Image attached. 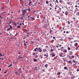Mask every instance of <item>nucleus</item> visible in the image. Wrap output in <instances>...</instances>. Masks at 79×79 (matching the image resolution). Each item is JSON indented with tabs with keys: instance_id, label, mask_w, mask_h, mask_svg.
Masks as SVG:
<instances>
[{
	"instance_id": "f257e3e1",
	"label": "nucleus",
	"mask_w": 79,
	"mask_h": 79,
	"mask_svg": "<svg viewBox=\"0 0 79 79\" xmlns=\"http://www.w3.org/2000/svg\"><path fill=\"white\" fill-rule=\"evenodd\" d=\"M38 51H39V52H42V49L40 48L39 47L38 48Z\"/></svg>"
},
{
	"instance_id": "f03ea898",
	"label": "nucleus",
	"mask_w": 79,
	"mask_h": 79,
	"mask_svg": "<svg viewBox=\"0 0 79 79\" xmlns=\"http://www.w3.org/2000/svg\"><path fill=\"white\" fill-rule=\"evenodd\" d=\"M75 77V76L72 75L71 76V77H70V79H74Z\"/></svg>"
},
{
	"instance_id": "7ed1b4c3",
	"label": "nucleus",
	"mask_w": 79,
	"mask_h": 79,
	"mask_svg": "<svg viewBox=\"0 0 79 79\" xmlns=\"http://www.w3.org/2000/svg\"><path fill=\"white\" fill-rule=\"evenodd\" d=\"M33 61H34V62H37V59H33Z\"/></svg>"
},
{
	"instance_id": "20e7f679",
	"label": "nucleus",
	"mask_w": 79,
	"mask_h": 79,
	"mask_svg": "<svg viewBox=\"0 0 79 79\" xmlns=\"http://www.w3.org/2000/svg\"><path fill=\"white\" fill-rule=\"evenodd\" d=\"M22 12H23V13H26V10H23Z\"/></svg>"
},
{
	"instance_id": "39448f33",
	"label": "nucleus",
	"mask_w": 79,
	"mask_h": 79,
	"mask_svg": "<svg viewBox=\"0 0 79 79\" xmlns=\"http://www.w3.org/2000/svg\"><path fill=\"white\" fill-rule=\"evenodd\" d=\"M44 26L45 27H47L48 26L47 23L45 24L44 25Z\"/></svg>"
},
{
	"instance_id": "423d86ee",
	"label": "nucleus",
	"mask_w": 79,
	"mask_h": 79,
	"mask_svg": "<svg viewBox=\"0 0 79 79\" xmlns=\"http://www.w3.org/2000/svg\"><path fill=\"white\" fill-rule=\"evenodd\" d=\"M69 55H73V52L72 51L69 52Z\"/></svg>"
},
{
	"instance_id": "0eeeda50",
	"label": "nucleus",
	"mask_w": 79,
	"mask_h": 79,
	"mask_svg": "<svg viewBox=\"0 0 79 79\" xmlns=\"http://www.w3.org/2000/svg\"><path fill=\"white\" fill-rule=\"evenodd\" d=\"M47 51V49H44L43 50V52H46Z\"/></svg>"
},
{
	"instance_id": "6e6552de",
	"label": "nucleus",
	"mask_w": 79,
	"mask_h": 79,
	"mask_svg": "<svg viewBox=\"0 0 79 79\" xmlns=\"http://www.w3.org/2000/svg\"><path fill=\"white\" fill-rule=\"evenodd\" d=\"M65 15H68V11H66L65 12Z\"/></svg>"
},
{
	"instance_id": "1a4fd4ad",
	"label": "nucleus",
	"mask_w": 79,
	"mask_h": 79,
	"mask_svg": "<svg viewBox=\"0 0 79 79\" xmlns=\"http://www.w3.org/2000/svg\"><path fill=\"white\" fill-rule=\"evenodd\" d=\"M78 45V44H77V43H75L74 45V46H75V47H76V46H77Z\"/></svg>"
},
{
	"instance_id": "9d476101",
	"label": "nucleus",
	"mask_w": 79,
	"mask_h": 79,
	"mask_svg": "<svg viewBox=\"0 0 79 79\" xmlns=\"http://www.w3.org/2000/svg\"><path fill=\"white\" fill-rule=\"evenodd\" d=\"M30 19H35L34 18L32 17H30Z\"/></svg>"
},
{
	"instance_id": "9b49d317",
	"label": "nucleus",
	"mask_w": 79,
	"mask_h": 79,
	"mask_svg": "<svg viewBox=\"0 0 79 79\" xmlns=\"http://www.w3.org/2000/svg\"><path fill=\"white\" fill-rule=\"evenodd\" d=\"M13 24L14 26H16V25H17V23H16V22H14V23Z\"/></svg>"
},
{
	"instance_id": "f8f14e48",
	"label": "nucleus",
	"mask_w": 79,
	"mask_h": 79,
	"mask_svg": "<svg viewBox=\"0 0 79 79\" xmlns=\"http://www.w3.org/2000/svg\"><path fill=\"white\" fill-rule=\"evenodd\" d=\"M32 3V2L30 1L28 3L29 6H31V3Z\"/></svg>"
},
{
	"instance_id": "ddd939ff",
	"label": "nucleus",
	"mask_w": 79,
	"mask_h": 79,
	"mask_svg": "<svg viewBox=\"0 0 79 79\" xmlns=\"http://www.w3.org/2000/svg\"><path fill=\"white\" fill-rule=\"evenodd\" d=\"M68 50H70L71 48L69 47L68 48Z\"/></svg>"
},
{
	"instance_id": "4468645a",
	"label": "nucleus",
	"mask_w": 79,
	"mask_h": 79,
	"mask_svg": "<svg viewBox=\"0 0 79 79\" xmlns=\"http://www.w3.org/2000/svg\"><path fill=\"white\" fill-rule=\"evenodd\" d=\"M48 3H49V2L48 1H46V4H48Z\"/></svg>"
},
{
	"instance_id": "2eb2a0df",
	"label": "nucleus",
	"mask_w": 79,
	"mask_h": 79,
	"mask_svg": "<svg viewBox=\"0 0 79 79\" xmlns=\"http://www.w3.org/2000/svg\"><path fill=\"white\" fill-rule=\"evenodd\" d=\"M56 13H57V14H59V13H60V10H57V11H56Z\"/></svg>"
},
{
	"instance_id": "dca6fc26",
	"label": "nucleus",
	"mask_w": 79,
	"mask_h": 79,
	"mask_svg": "<svg viewBox=\"0 0 79 79\" xmlns=\"http://www.w3.org/2000/svg\"><path fill=\"white\" fill-rule=\"evenodd\" d=\"M55 56V54H52V57H54V56Z\"/></svg>"
},
{
	"instance_id": "f3484780",
	"label": "nucleus",
	"mask_w": 79,
	"mask_h": 79,
	"mask_svg": "<svg viewBox=\"0 0 79 79\" xmlns=\"http://www.w3.org/2000/svg\"><path fill=\"white\" fill-rule=\"evenodd\" d=\"M75 8H77V7L78 8H79V6H77V5H76L75 6Z\"/></svg>"
},
{
	"instance_id": "a211bd4d",
	"label": "nucleus",
	"mask_w": 79,
	"mask_h": 79,
	"mask_svg": "<svg viewBox=\"0 0 79 79\" xmlns=\"http://www.w3.org/2000/svg\"><path fill=\"white\" fill-rule=\"evenodd\" d=\"M9 27H10V29H13L12 28V26H11V25H10Z\"/></svg>"
},
{
	"instance_id": "6ab92c4d",
	"label": "nucleus",
	"mask_w": 79,
	"mask_h": 79,
	"mask_svg": "<svg viewBox=\"0 0 79 79\" xmlns=\"http://www.w3.org/2000/svg\"><path fill=\"white\" fill-rule=\"evenodd\" d=\"M21 28V27L20 26L18 25L17 27V28Z\"/></svg>"
},
{
	"instance_id": "aec40b11",
	"label": "nucleus",
	"mask_w": 79,
	"mask_h": 79,
	"mask_svg": "<svg viewBox=\"0 0 79 79\" xmlns=\"http://www.w3.org/2000/svg\"><path fill=\"white\" fill-rule=\"evenodd\" d=\"M38 56H39V55H37V54H36L35 56V58H37V57H38Z\"/></svg>"
},
{
	"instance_id": "412c9836",
	"label": "nucleus",
	"mask_w": 79,
	"mask_h": 79,
	"mask_svg": "<svg viewBox=\"0 0 79 79\" xmlns=\"http://www.w3.org/2000/svg\"><path fill=\"white\" fill-rule=\"evenodd\" d=\"M64 53H66V52H67V50L65 49V50L64 51Z\"/></svg>"
},
{
	"instance_id": "4be33fe9",
	"label": "nucleus",
	"mask_w": 79,
	"mask_h": 79,
	"mask_svg": "<svg viewBox=\"0 0 79 79\" xmlns=\"http://www.w3.org/2000/svg\"><path fill=\"white\" fill-rule=\"evenodd\" d=\"M68 62L69 63H70L71 64L72 63V62L71 61V60L69 61Z\"/></svg>"
},
{
	"instance_id": "5701e85b",
	"label": "nucleus",
	"mask_w": 79,
	"mask_h": 79,
	"mask_svg": "<svg viewBox=\"0 0 79 79\" xmlns=\"http://www.w3.org/2000/svg\"><path fill=\"white\" fill-rule=\"evenodd\" d=\"M40 58H41V59H42V58H43V57L42 56L40 55Z\"/></svg>"
},
{
	"instance_id": "b1692460",
	"label": "nucleus",
	"mask_w": 79,
	"mask_h": 79,
	"mask_svg": "<svg viewBox=\"0 0 79 79\" xmlns=\"http://www.w3.org/2000/svg\"><path fill=\"white\" fill-rule=\"evenodd\" d=\"M12 66V64H10L9 66H8V67H10V66Z\"/></svg>"
},
{
	"instance_id": "393cba45",
	"label": "nucleus",
	"mask_w": 79,
	"mask_h": 79,
	"mask_svg": "<svg viewBox=\"0 0 79 79\" xmlns=\"http://www.w3.org/2000/svg\"><path fill=\"white\" fill-rule=\"evenodd\" d=\"M20 58L22 59L23 60L24 59V57H20Z\"/></svg>"
},
{
	"instance_id": "a878e982",
	"label": "nucleus",
	"mask_w": 79,
	"mask_h": 79,
	"mask_svg": "<svg viewBox=\"0 0 79 79\" xmlns=\"http://www.w3.org/2000/svg\"><path fill=\"white\" fill-rule=\"evenodd\" d=\"M60 74H61V73H60V72H59L57 73V75H58V74L60 75Z\"/></svg>"
},
{
	"instance_id": "bb28decb",
	"label": "nucleus",
	"mask_w": 79,
	"mask_h": 79,
	"mask_svg": "<svg viewBox=\"0 0 79 79\" xmlns=\"http://www.w3.org/2000/svg\"><path fill=\"white\" fill-rule=\"evenodd\" d=\"M72 58H74V56H71Z\"/></svg>"
},
{
	"instance_id": "cd10ccee",
	"label": "nucleus",
	"mask_w": 79,
	"mask_h": 79,
	"mask_svg": "<svg viewBox=\"0 0 79 79\" xmlns=\"http://www.w3.org/2000/svg\"><path fill=\"white\" fill-rule=\"evenodd\" d=\"M10 28H7V31H10Z\"/></svg>"
},
{
	"instance_id": "c85d7f7f",
	"label": "nucleus",
	"mask_w": 79,
	"mask_h": 79,
	"mask_svg": "<svg viewBox=\"0 0 79 79\" xmlns=\"http://www.w3.org/2000/svg\"><path fill=\"white\" fill-rule=\"evenodd\" d=\"M45 70L44 69H43L42 70V71H43V72H45Z\"/></svg>"
},
{
	"instance_id": "c756f323",
	"label": "nucleus",
	"mask_w": 79,
	"mask_h": 79,
	"mask_svg": "<svg viewBox=\"0 0 79 79\" xmlns=\"http://www.w3.org/2000/svg\"><path fill=\"white\" fill-rule=\"evenodd\" d=\"M68 24H70V23H71V22H70L69 21H68Z\"/></svg>"
},
{
	"instance_id": "7c9ffc66",
	"label": "nucleus",
	"mask_w": 79,
	"mask_h": 79,
	"mask_svg": "<svg viewBox=\"0 0 79 79\" xmlns=\"http://www.w3.org/2000/svg\"><path fill=\"white\" fill-rule=\"evenodd\" d=\"M56 2L57 3H58L59 2H58V0H56Z\"/></svg>"
},
{
	"instance_id": "2f4dec72",
	"label": "nucleus",
	"mask_w": 79,
	"mask_h": 79,
	"mask_svg": "<svg viewBox=\"0 0 79 79\" xmlns=\"http://www.w3.org/2000/svg\"><path fill=\"white\" fill-rule=\"evenodd\" d=\"M7 71H8V70H6L5 72H4V73H5V74H6V73H7Z\"/></svg>"
},
{
	"instance_id": "473e14b6",
	"label": "nucleus",
	"mask_w": 79,
	"mask_h": 79,
	"mask_svg": "<svg viewBox=\"0 0 79 79\" xmlns=\"http://www.w3.org/2000/svg\"><path fill=\"white\" fill-rule=\"evenodd\" d=\"M19 73H22V74H23V73H22V72H21V71H19Z\"/></svg>"
},
{
	"instance_id": "72a5a7b5",
	"label": "nucleus",
	"mask_w": 79,
	"mask_h": 79,
	"mask_svg": "<svg viewBox=\"0 0 79 79\" xmlns=\"http://www.w3.org/2000/svg\"><path fill=\"white\" fill-rule=\"evenodd\" d=\"M45 67H47V66H48V65H47V64H46L45 65Z\"/></svg>"
},
{
	"instance_id": "f704fd0d",
	"label": "nucleus",
	"mask_w": 79,
	"mask_h": 79,
	"mask_svg": "<svg viewBox=\"0 0 79 79\" xmlns=\"http://www.w3.org/2000/svg\"><path fill=\"white\" fill-rule=\"evenodd\" d=\"M1 56H2V53H0V57Z\"/></svg>"
},
{
	"instance_id": "c9c22d12",
	"label": "nucleus",
	"mask_w": 79,
	"mask_h": 79,
	"mask_svg": "<svg viewBox=\"0 0 79 79\" xmlns=\"http://www.w3.org/2000/svg\"><path fill=\"white\" fill-rule=\"evenodd\" d=\"M34 41H31V44H34Z\"/></svg>"
},
{
	"instance_id": "e433bc0d",
	"label": "nucleus",
	"mask_w": 79,
	"mask_h": 79,
	"mask_svg": "<svg viewBox=\"0 0 79 79\" xmlns=\"http://www.w3.org/2000/svg\"><path fill=\"white\" fill-rule=\"evenodd\" d=\"M68 39H69V40H72V39H71V38L70 37H69Z\"/></svg>"
},
{
	"instance_id": "4c0bfd02",
	"label": "nucleus",
	"mask_w": 79,
	"mask_h": 79,
	"mask_svg": "<svg viewBox=\"0 0 79 79\" xmlns=\"http://www.w3.org/2000/svg\"><path fill=\"white\" fill-rule=\"evenodd\" d=\"M64 69H67V67H64Z\"/></svg>"
},
{
	"instance_id": "58836bf2",
	"label": "nucleus",
	"mask_w": 79,
	"mask_h": 79,
	"mask_svg": "<svg viewBox=\"0 0 79 79\" xmlns=\"http://www.w3.org/2000/svg\"><path fill=\"white\" fill-rule=\"evenodd\" d=\"M78 47H76V50H78Z\"/></svg>"
},
{
	"instance_id": "ea45409f",
	"label": "nucleus",
	"mask_w": 79,
	"mask_h": 79,
	"mask_svg": "<svg viewBox=\"0 0 79 79\" xmlns=\"http://www.w3.org/2000/svg\"><path fill=\"white\" fill-rule=\"evenodd\" d=\"M70 8V9H73V6H71Z\"/></svg>"
},
{
	"instance_id": "a19ab883",
	"label": "nucleus",
	"mask_w": 79,
	"mask_h": 79,
	"mask_svg": "<svg viewBox=\"0 0 79 79\" xmlns=\"http://www.w3.org/2000/svg\"><path fill=\"white\" fill-rule=\"evenodd\" d=\"M73 61L74 63H76V60H73Z\"/></svg>"
},
{
	"instance_id": "79ce46f5",
	"label": "nucleus",
	"mask_w": 79,
	"mask_h": 79,
	"mask_svg": "<svg viewBox=\"0 0 79 79\" xmlns=\"http://www.w3.org/2000/svg\"><path fill=\"white\" fill-rule=\"evenodd\" d=\"M43 19H44H44H45V17H43Z\"/></svg>"
},
{
	"instance_id": "37998d69",
	"label": "nucleus",
	"mask_w": 79,
	"mask_h": 79,
	"mask_svg": "<svg viewBox=\"0 0 79 79\" xmlns=\"http://www.w3.org/2000/svg\"><path fill=\"white\" fill-rule=\"evenodd\" d=\"M71 2H67V4H68V5H70V3Z\"/></svg>"
},
{
	"instance_id": "c03bdc74",
	"label": "nucleus",
	"mask_w": 79,
	"mask_h": 79,
	"mask_svg": "<svg viewBox=\"0 0 79 79\" xmlns=\"http://www.w3.org/2000/svg\"><path fill=\"white\" fill-rule=\"evenodd\" d=\"M3 60V58H0V60Z\"/></svg>"
},
{
	"instance_id": "a18cd8bd",
	"label": "nucleus",
	"mask_w": 79,
	"mask_h": 79,
	"mask_svg": "<svg viewBox=\"0 0 79 79\" xmlns=\"http://www.w3.org/2000/svg\"><path fill=\"white\" fill-rule=\"evenodd\" d=\"M60 40H61V41H63V39L61 38L60 39Z\"/></svg>"
},
{
	"instance_id": "49530a36",
	"label": "nucleus",
	"mask_w": 79,
	"mask_h": 79,
	"mask_svg": "<svg viewBox=\"0 0 79 79\" xmlns=\"http://www.w3.org/2000/svg\"><path fill=\"white\" fill-rule=\"evenodd\" d=\"M59 2L60 3H61V2H62V0H60L59 1Z\"/></svg>"
},
{
	"instance_id": "de8ad7c7",
	"label": "nucleus",
	"mask_w": 79,
	"mask_h": 79,
	"mask_svg": "<svg viewBox=\"0 0 79 79\" xmlns=\"http://www.w3.org/2000/svg\"><path fill=\"white\" fill-rule=\"evenodd\" d=\"M21 68H19V69H18V71H20V70H21Z\"/></svg>"
},
{
	"instance_id": "09e8293b",
	"label": "nucleus",
	"mask_w": 79,
	"mask_h": 79,
	"mask_svg": "<svg viewBox=\"0 0 79 79\" xmlns=\"http://www.w3.org/2000/svg\"><path fill=\"white\" fill-rule=\"evenodd\" d=\"M0 18H1V19H2V18H3V17H2V16L1 15H0Z\"/></svg>"
},
{
	"instance_id": "8fccbe9b",
	"label": "nucleus",
	"mask_w": 79,
	"mask_h": 79,
	"mask_svg": "<svg viewBox=\"0 0 79 79\" xmlns=\"http://www.w3.org/2000/svg\"><path fill=\"white\" fill-rule=\"evenodd\" d=\"M31 11V9H30V8H28V11Z\"/></svg>"
},
{
	"instance_id": "3c124183",
	"label": "nucleus",
	"mask_w": 79,
	"mask_h": 79,
	"mask_svg": "<svg viewBox=\"0 0 79 79\" xmlns=\"http://www.w3.org/2000/svg\"><path fill=\"white\" fill-rule=\"evenodd\" d=\"M27 35V37H28L29 36V35Z\"/></svg>"
},
{
	"instance_id": "603ef678",
	"label": "nucleus",
	"mask_w": 79,
	"mask_h": 79,
	"mask_svg": "<svg viewBox=\"0 0 79 79\" xmlns=\"http://www.w3.org/2000/svg\"><path fill=\"white\" fill-rule=\"evenodd\" d=\"M53 49H51V52H53Z\"/></svg>"
},
{
	"instance_id": "864d4df0",
	"label": "nucleus",
	"mask_w": 79,
	"mask_h": 79,
	"mask_svg": "<svg viewBox=\"0 0 79 79\" xmlns=\"http://www.w3.org/2000/svg\"><path fill=\"white\" fill-rule=\"evenodd\" d=\"M56 38L55 37H53V39H54L55 40H56V39H55Z\"/></svg>"
},
{
	"instance_id": "5fc2aeb1",
	"label": "nucleus",
	"mask_w": 79,
	"mask_h": 79,
	"mask_svg": "<svg viewBox=\"0 0 79 79\" xmlns=\"http://www.w3.org/2000/svg\"><path fill=\"white\" fill-rule=\"evenodd\" d=\"M11 21H12V20H11V21H10V24H11V23H12V22H11Z\"/></svg>"
},
{
	"instance_id": "6e6d98bb",
	"label": "nucleus",
	"mask_w": 79,
	"mask_h": 79,
	"mask_svg": "<svg viewBox=\"0 0 79 79\" xmlns=\"http://www.w3.org/2000/svg\"><path fill=\"white\" fill-rule=\"evenodd\" d=\"M30 16H31V15H28V19H29V18H30Z\"/></svg>"
},
{
	"instance_id": "4d7b16f0",
	"label": "nucleus",
	"mask_w": 79,
	"mask_h": 79,
	"mask_svg": "<svg viewBox=\"0 0 79 79\" xmlns=\"http://www.w3.org/2000/svg\"><path fill=\"white\" fill-rule=\"evenodd\" d=\"M48 56V55H46V58H47Z\"/></svg>"
},
{
	"instance_id": "13d9d810",
	"label": "nucleus",
	"mask_w": 79,
	"mask_h": 79,
	"mask_svg": "<svg viewBox=\"0 0 79 79\" xmlns=\"http://www.w3.org/2000/svg\"><path fill=\"white\" fill-rule=\"evenodd\" d=\"M77 64V63H76L75 64H74V66H76Z\"/></svg>"
},
{
	"instance_id": "bf43d9fd",
	"label": "nucleus",
	"mask_w": 79,
	"mask_h": 79,
	"mask_svg": "<svg viewBox=\"0 0 79 79\" xmlns=\"http://www.w3.org/2000/svg\"><path fill=\"white\" fill-rule=\"evenodd\" d=\"M77 72L79 71V69H77Z\"/></svg>"
},
{
	"instance_id": "052dcab7",
	"label": "nucleus",
	"mask_w": 79,
	"mask_h": 79,
	"mask_svg": "<svg viewBox=\"0 0 79 79\" xmlns=\"http://www.w3.org/2000/svg\"><path fill=\"white\" fill-rule=\"evenodd\" d=\"M77 6H79V3H78L77 5Z\"/></svg>"
},
{
	"instance_id": "680f3d73",
	"label": "nucleus",
	"mask_w": 79,
	"mask_h": 79,
	"mask_svg": "<svg viewBox=\"0 0 79 79\" xmlns=\"http://www.w3.org/2000/svg\"><path fill=\"white\" fill-rule=\"evenodd\" d=\"M18 73V72L17 71H16V72H15V73H16V74H17Z\"/></svg>"
},
{
	"instance_id": "e2e57ef3",
	"label": "nucleus",
	"mask_w": 79,
	"mask_h": 79,
	"mask_svg": "<svg viewBox=\"0 0 79 79\" xmlns=\"http://www.w3.org/2000/svg\"><path fill=\"white\" fill-rule=\"evenodd\" d=\"M23 17H21L20 18V19H23Z\"/></svg>"
},
{
	"instance_id": "0e129e2a",
	"label": "nucleus",
	"mask_w": 79,
	"mask_h": 79,
	"mask_svg": "<svg viewBox=\"0 0 79 79\" xmlns=\"http://www.w3.org/2000/svg\"><path fill=\"white\" fill-rule=\"evenodd\" d=\"M46 48H48V46H46Z\"/></svg>"
},
{
	"instance_id": "69168bd1",
	"label": "nucleus",
	"mask_w": 79,
	"mask_h": 79,
	"mask_svg": "<svg viewBox=\"0 0 79 79\" xmlns=\"http://www.w3.org/2000/svg\"><path fill=\"white\" fill-rule=\"evenodd\" d=\"M78 22H79V21L78 20H77L76 21V23H78Z\"/></svg>"
},
{
	"instance_id": "338daca9",
	"label": "nucleus",
	"mask_w": 79,
	"mask_h": 79,
	"mask_svg": "<svg viewBox=\"0 0 79 79\" xmlns=\"http://www.w3.org/2000/svg\"><path fill=\"white\" fill-rule=\"evenodd\" d=\"M35 69H37V66H35Z\"/></svg>"
},
{
	"instance_id": "774afa93",
	"label": "nucleus",
	"mask_w": 79,
	"mask_h": 79,
	"mask_svg": "<svg viewBox=\"0 0 79 79\" xmlns=\"http://www.w3.org/2000/svg\"><path fill=\"white\" fill-rule=\"evenodd\" d=\"M60 57H62V55L60 54Z\"/></svg>"
}]
</instances>
